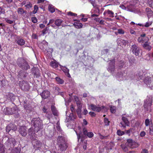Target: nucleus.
Returning a JSON list of instances; mask_svg holds the SVG:
<instances>
[{
	"label": "nucleus",
	"instance_id": "1",
	"mask_svg": "<svg viewBox=\"0 0 153 153\" xmlns=\"http://www.w3.org/2000/svg\"><path fill=\"white\" fill-rule=\"evenodd\" d=\"M57 145L59 150L61 152L65 151L68 147V144L63 136H59L57 138Z\"/></svg>",
	"mask_w": 153,
	"mask_h": 153
},
{
	"label": "nucleus",
	"instance_id": "2",
	"mask_svg": "<svg viewBox=\"0 0 153 153\" xmlns=\"http://www.w3.org/2000/svg\"><path fill=\"white\" fill-rule=\"evenodd\" d=\"M31 124L34 127L35 132H38L42 128V121L39 118H33L31 121Z\"/></svg>",
	"mask_w": 153,
	"mask_h": 153
},
{
	"label": "nucleus",
	"instance_id": "3",
	"mask_svg": "<svg viewBox=\"0 0 153 153\" xmlns=\"http://www.w3.org/2000/svg\"><path fill=\"white\" fill-rule=\"evenodd\" d=\"M16 63L20 68L24 70H27L30 69V67L27 62L22 58H18Z\"/></svg>",
	"mask_w": 153,
	"mask_h": 153
},
{
	"label": "nucleus",
	"instance_id": "4",
	"mask_svg": "<svg viewBox=\"0 0 153 153\" xmlns=\"http://www.w3.org/2000/svg\"><path fill=\"white\" fill-rule=\"evenodd\" d=\"M19 85L21 89L24 91H27L30 89L29 84L27 81L23 80L20 82Z\"/></svg>",
	"mask_w": 153,
	"mask_h": 153
},
{
	"label": "nucleus",
	"instance_id": "5",
	"mask_svg": "<svg viewBox=\"0 0 153 153\" xmlns=\"http://www.w3.org/2000/svg\"><path fill=\"white\" fill-rule=\"evenodd\" d=\"M152 102V97L148 98L144 101L143 106L146 111L149 110H151V106Z\"/></svg>",
	"mask_w": 153,
	"mask_h": 153
},
{
	"label": "nucleus",
	"instance_id": "6",
	"mask_svg": "<svg viewBox=\"0 0 153 153\" xmlns=\"http://www.w3.org/2000/svg\"><path fill=\"white\" fill-rule=\"evenodd\" d=\"M141 50L140 48L136 44L131 45L130 51L136 56H138L140 53Z\"/></svg>",
	"mask_w": 153,
	"mask_h": 153
},
{
	"label": "nucleus",
	"instance_id": "7",
	"mask_svg": "<svg viewBox=\"0 0 153 153\" xmlns=\"http://www.w3.org/2000/svg\"><path fill=\"white\" fill-rule=\"evenodd\" d=\"M115 59H111L109 61L107 70L112 74L114 73L115 70Z\"/></svg>",
	"mask_w": 153,
	"mask_h": 153
},
{
	"label": "nucleus",
	"instance_id": "8",
	"mask_svg": "<svg viewBox=\"0 0 153 153\" xmlns=\"http://www.w3.org/2000/svg\"><path fill=\"white\" fill-rule=\"evenodd\" d=\"M16 143L15 139L13 138H9L5 143V145L9 149L14 147Z\"/></svg>",
	"mask_w": 153,
	"mask_h": 153
},
{
	"label": "nucleus",
	"instance_id": "9",
	"mask_svg": "<svg viewBox=\"0 0 153 153\" xmlns=\"http://www.w3.org/2000/svg\"><path fill=\"white\" fill-rule=\"evenodd\" d=\"M90 107L92 111H96L98 112H100L102 109L105 108L104 106H102L101 107H99L93 104H91Z\"/></svg>",
	"mask_w": 153,
	"mask_h": 153
},
{
	"label": "nucleus",
	"instance_id": "10",
	"mask_svg": "<svg viewBox=\"0 0 153 153\" xmlns=\"http://www.w3.org/2000/svg\"><path fill=\"white\" fill-rule=\"evenodd\" d=\"M16 109L15 108L6 107L4 108V112L6 115L12 114L15 113Z\"/></svg>",
	"mask_w": 153,
	"mask_h": 153
},
{
	"label": "nucleus",
	"instance_id": "11",
	"mask_svg": "<svg viewBox=\"0 0 153 153\" xmlns=\"http://www.w3.org/2000/svg\"><path fill=\"white\" fill-rule=\"evenodd\" d=\"M122 121L120 123V124L121 125L120 127L121 128H125L126 126H129V123L127 118L124 117H122Z\"/></svg>",
	"mask_w": 153,
	"mask_h": 153
},
{
	"label": "nucleus",
	"instance_id": "12",
	"mask_svg": "<svg viewBox=\"0 0 153 153\" xmlns=\"http://www.w3.org/2000/svg\"><path fill=\"white\" fill-rule=\"evenodd\" d=\"M19 134L23 137H25L27 134V128L25 126H21L19 129Z\"/></svg>",
	"mask_w": 153,
	"mask_h": 153
},
{
	"label": "nucleus",
	"instance_id": "13",
	"mask_svg": "<svg viewBox=\"0 0 153 153\" xmlns=\"http://www.w3.org/2000/svg\"><path fill=\"white\" fill-rule=\"evenodd\" d=\"M144 71V70H140L137 71L136 74V76L140 80L144 79L145 77L146 73Z\"/></svg>",
	"mask_w": 153,
	"mask_h": 153
},
{
	"label": "nucleus",
	"instance_id": "14",
	"mask_svg": "<svg viewBox=\"0 0 153 153\" xmlns=\"http://www.w3.org/2000/svg\"><path fill=\"white\" fill-rule=\"evenodd\" d=\"M32 143L34 149H39L41 147L42 143L40 141L36 139H35L33 140Z\"/></svg>",
	"mask_w": 153,
	"mask_h": 153
},
{
	"label": "nucleus",
	"instance_id": "15",
	"mask_svg": "<svg viewBox=\"0 0 153 153\" xmlns=\"http://www.w3.org/2000/svg\"><path fill=\"white\" fill-rule=\"evenodd\" d=\"M148 38L146 36L145 33L141 34L137 39L138 42L140 43H145L147 41Z\"/></svg>",
	"mask_w": 153,
	"mask_h": 153
},
{
	"label": "nucleus",
	"instance_id": "16",
	"mask_svg": "<svg viewBox=\"0 0 153 153\" xmlns=\"http://www.w3.org/2000/svg\"><path fill=\"white\" fill-rule=\"evenodd\" d=\"M40 95L42 99H45L50 97V92L47 90H44L40 93Z\"/></svg>",
	"mask_w": 153,
	"mask_h": 153
},
{
	"label": "nucleus",
	"instance_id": "17",
	"mask_svg": "<svg viewBox=\"0 0 153 153\" xmlns=\"http://www.w3.org/2000/svg\"><path fill=\"white\" fill-rule=\"evenodd\" d=\"M117 43L118 45L124 47L126 46L127 41L123 39L119 38L117 40Z\"/></svg>",
	"mask_w": 153,
	"mask_h": 153
},
{
	"label": "nucleus",
	"instance_id": "18",
	"mask_svg": "<svg viewBox=\"0 0 153 153\" xmlns=\"http://www.w3.org/2000/svg\"><path fill=\"white\" fill-rule=\"evenodd\" d=\"M32 72L34 76L36 78L39 77L40 75L39 70L38 68H33L32 69Z\"/></svg>",
	"mask_w": 153,
	"mask_h": 153
},
{
	"label": "nucleus",
	"instance_id": "19",
	"mask_svg": "<svg viewBox=\"0 0 153 153\" xmlns=\"http://www.w3.org/2000/svg\"><path fill=\"white\" fill-rule=\"evenodd\" d=\"M103 15L105 16H108L110 17L113 18L114 17V13L109 10H105L103 13Z\"/></svg>",
	"mask_w": 153,
	"mask_h": 153
},
{
	"label": "nucleus",
	"instance_id": "20",
	"mask_svg": "<svg viewBox=\"0 0 153 153\" xmlns=\"http://www.w3.org/2000/svg\"><path fill=\"white\" fill-rule=\"evenodd\" d=\"M74 100L76 102L77 107H82V101L81 100L79 99V97L77 96L74 97Z\"/></svg>",
	"mask_w": 153,
	"mask_h": 153
},
{
	"label": "nucleus",
	"instance_id": "21",
	"mask_svg": "<svg viewBox=\"0 0 153 153\" xmlns=\"http://www.w3.org/2000/svg\"><path fill=\"white\" fill-rule=\"evenodd\" d=\"M83 132L84 135H86L88 137L90 138L93 137L94 135V134L92 132H88L86 129L85 128L83 129Z\"/></svg>",
	"mask_w": 153,
	"mask_h": 153
},
{
	"label": "nucleus",
	"instance_id": "22",
	"mask_svg": "<svg viewBox=\"0 0 153 153\" xmlns=\"http://www.w3.org/2000/svg\"><path fill=\"white\" fill-rule=\"evenodd\" d=\"M35 129L34 130L32 128L29 129L28 131V135L30 136V139L32 138L33 136H35Z\"/></svg>",
	"mask_w": 153,
	"mask_h": 153
},
{
	"label": "nucleus",
	"instance_id": "23",
	"mask_svg": "<svg viewBox=\"0 0 153 153\" xmlns=\"http://www.w3.org/2000/svg\"><path fill=\"white\" fill-rule=\"evenodd\" d=\"M143 47L145 49L149 51H150L152 48V47L150 45L149 43L147 41L146 42L144 43L143 45Z\"/></svg>",
	"mask_w": 153,
	"mask_h": 153
},
{
	"label": "nucleus",
	"instance_id": "24",
	"mask_svg": "<svg viewBox=\"0 0 153 153\" xmlns=\"http://www.w3.org/2000/svg\"><path fill=\"white\" fill-rule=\"evenodd\" d=\"M6 96L7 97V99L8 100H10L11 101L14 100L15 99V96L12 93H8L6 95Z\"/></svg>",
	"mask_w": 153,
	"mask_h": 153
},
{
	"label": "nucleus",
	"instance_id": "25",
	"mask_svg": "<svg viewBox=\"0 0 153 153\" xmlns=\"http://www.w3.org/2000/svg\"><path fill=\"white\" fill-rule=\"evenodd\" d=\"M51 109L53 114L54 116H57L58 115V111L57 110L55 107L52 105L51 107Z\"/></svg>",
	"mask_w": 153,
	"mask_h": 153
},
{
	"label": "nucleus",
	"instance_id": "26",
	"mask_svg": "<svg viewBox=\"0 0 153 153\" xmlns=\"http://www.w3.org/2000/svg\"><path fill=\"white\" fill-rule=\"evenodd\" d=\"M138 146L139 144L133 141L128 146L131 149H134L136 148Z\"/></svg>",
	"mask_w": 153,
	"mask_h": 153
},
{
	"label": "nucleus",
	"instance_id": "27",
	"mask_svg": "<svg viewBox=\"0 0 153 153\" xmlns=\"http://www.w3.org/2000/svg\"><path fill=\"white\" fill-rule=\"evenodd\" d=\"M27 101L24 102V107L26 110H30L31 108L30 104L29 103H27Z\"/></svg>",
	"mask_w": 153,
	"mask_h": 153
},
{
	"label": "nucleus",
	"instance_id": "28",
	"mask_svg": "<svg viewBox=\"0 0 153 153\" xmlns=\"http://www.w3.org/2000/svg\"><path fill=\"white\" fill-rule=\"evenodd\" d=\"M56 81L57 82V83L59 84H62L64 83V81L62 79L60 78L59 77H56L55 78Z\"/></svg>",
	"mask_w": 153,
	"mask_h": 153
},
{
	"label": "nucleus",
	"instance_id": "29",
	"mask_svg": "<svg viewBox=\"0 0 153 153\" xmlns=\"http://www.w3.org/2000/svg\"><path fill=\"white\" fill-rule=\"evenodd\" d=\"M146 11L148 17H150L152 15L153 12L150 8H147L146 9Z\"/></svg>",
	"mask_w": 153,
	"mask_h": 153
},
{
	"label": "nucleus",
	"instance_id": "30",
	"mask_svg": "<svg viewBox=\"0 0 153 153\" xmlns=\"http://www.w3.org/2000/svg\"><path fill=\"white\" fill-rule=\"evenodd\" d=\"M63 22V20L61 19H57L55 20V24L56 26L59 27L61 25Z\"/></svg>",
	"mask_w": 153,
	"mask_h": 153
},
{
	"label": "nucleus",
	"instance_id": "31",
	"mask_svg": "<svg viewBox=\"0 0 153 153\" xmlns=\"http://www.w3.org/2000/svg\"><path fill=\"white\" fill-rule=\"evenodd\" d=\"M125 62L123 60H121L119 61L118 65V67L120 69L122 68L125 65Z\"/></svg>",
	"mask_w": 153,
	"mask_h": 153
},
{
	"label": "nucleus",
	"instance_id": "32",
	"mask_svg": "<svg viewBox=\"0 0 153 153\" xmlns=\"http://www.w3.org/2000/svg\"><path fill=\"white\" fill-rule=\"evenodd\" d=\"M120 146L124 152H126L128 151V146L126 143L125 144H122Z\"/></svg>",
	"mask_w": 153,
	"mask_h": 153
},
{
	"label": "nucleus",
	"instance_id": "33",
	"mask_svg": "<svg viewBox=\"0 0 153 153\" xmlns=\"http://www.w3.org/2000/svg\"><path fill=\"white\" fill-rule=\"evenodd\" d=\"M17 43L20 46L23 45L25 43V41L22 39H18L17 42Z\"/></svg>",
	"mask_w": 153,
	"mask_h": 153
},
{
	"label": "nucleus",
	"instance_id": "34",
	"mask_svg": "<svg viewBox=\"0 0 153 153\" xmlns=\"http://www.w3.org/2000/svg\"><path fill=\"white\" fill-rule=\"evenodd\" d=\"M50 65L53 68H56L58 67V63L56 62L52 61L50 63Z\"/></svg>",
	"mask_w": 153,
	"mask_h": 153
},
{
	"label": "nucleus",
	"instance_id": "35",
	"mask_svg": "<svg viewBox=\"0 0 153 153\" xmlns=\"http://www.w3.org/2000/svg\"><path fill=\"white\" fill-rule=\"evenodd\" d=\"M126 72V71H123L120 72H118L117 74V76L119 77H122L123 76H126V74L127 72L125 73Z\"/></svg>",
	"mask_w": 153,
	"mask_h": 153
},
{
	"label": "nucleus",
	"instance_id": "36",
	"mask_svg": "<svg viewBox=\"0 0 153 153\" xmlns=\"http://www.w3.org/2000/svg\"><path fill=\"white\" fill-rule=\"evenodd\" d=\"M151 124H152L151 120H150L148 118L146 119L145 122V124L146 126H150Z\"/></svg>",
	"mask_w": 153,
	"mask_h": 153
},
{
	"label": "nucleus",
	"instance_id": "37",
	"mask_svg": "<svg viewBox=\"0 0 153 153\" xmlns=\"http://www.w3.org/2000/svg\"><path fill=\"white\" fill-rule=\"evenodd\" d=\"M142 81H143L144 83L146 84H149V83H150L151 79L149 77H146L145 76V77L144 78V79H141Z\"/></svg>",
	"mask_w": 153,
	"mask_h": 153
},
{
	"label": "nucleus",
	"instance_id": "38",
	"mask_svg": "<svg viewBox=\"0 0 153 153\" xmlns=\"http://www.w3.org/2000/svg\"><path fill=\"white\" fill-rule=\"evenodd\" d=\"M109 107L111 112L113 114L115 113L116 111V107L113 105H110Z\"/></svg>",
	"mask_w": 153,
	"mask_h": 153
},
{
	"label": "nucleus",
	"instance_id": "39",
	"mask_svg": "<svg viewBox=\"0 0 153 153\" xmlns=\"http://www.w3.org/2000/svg\"><path fill=\"white\" fill-rule=\"evenodd\" d=\"M49 11L51 13H53L55 11V9L54 7L52 5H49L48 7Z\"/></svg>",
	"mask_w": 153,
	"mask_h": 153
},
{
	"label": "nucleus",
	"instance_id": "40",
	"mask_svg": "<svg viewBox=\"0 0 153 153\" xmlns=\"http://www.w3.org/2000/svg\"><path fill=\"white\" fill-rule=\"evenodd\" d=\"M10 125H11L9 124L6 126V130L7 132L8 133L11 130H12L14 131H15L17 129H16L15 128L14 129L11 128V127Z\"/></svg>",
	"mask_w": 153,
	"mask_h": 153
},
{
	"label": "nucleus",
	"instance_id": "41",
	"mask_svg": "<svg viewBox=\"0 0 153 153\" xmlns=\"http://www.w3.org/2000/svg\"><path fill=\"white\" fill-rule=\"evenodd\" d=\"M74 25L77 28H81L82 27V24L80 23L76 22L74 24Z\"/></svg>",
	"mask_w": 153,
	"mask_h": 153
},
{
	"label": "nucleus",
	"instance_id": "42",
	"mask_svg": "<svg viewBox=\"0 0 153 153\" xmlns=\"http://www.w3.org/2000/svg\"><path fill=\"white\" fill-rule=\"evenodd\" d=\"M147 2L150 7L153 8V0H147Z\"/></svg>",
	"mask_w": 153,
	"mask_h": 153
},
{
	"label": "nucleus",
	"instance_id": "43",
	"mask_svg": "<svg viewBox=\"0 0 153 153\" xmlns=\"http://www.w3.org/2000/svg\"><path fill=\"white\" fill-rule=\"evenodd\" d=\"M117 133L118 135L121 136L125 134V132L119 129L117 131Z\"/></svg>",
	"mask_w": 153,
	"mask_h": 153
},
{
	"label": "nucleus",
	"instance_id": "44",
	"mask_svg": "<svg viewBox=\"0 0 153 153\" xmlns=\"http://www.w3.org/2000/svg\"><path fill=\"white\" fill-rule=\"evenodd\" d=\"M49 29V27H46L42 30V32L43 36H44L45 34L47 33H48Z\"/></svg>",
	"mask_w": 153,
	"mask_h": 153
},
{
	"label": "nucleus",
	"instance_id": "45",
	"mask_svg": "<svg viewBox=\"0 0 153 153\" xmlns=\"http://www.w3.org/2000/svg\"><path fill=\"white\" fill-rule=\"evenodd\" d=\"M104 122L105 126H107L109 125L110 121L108 118H105L104 119Z\"/></svg>",
	"mask_w": 153,
	"mask_h": 153
},
{
	"label": "nucleus",
	"instance_id": "46",
	"mask_svg": "<svg viewBox=\"0 0 153 153\" xmlns=\"http://www.w3.org/2000/svg\"><path fill=\"white\" fill-rule=\"evenodd\" d=\"M4 146L3 144L1 143L0 144V153H4Z\"/></svg>",
	"mask_w": 153,
	"mask_h": 153
},
{
	"label": "nucleus",
	"instance_id": "47",
	"mask_svg": "<svg viewBox=\"0 0 153 153\" xmlns=\"http://www.w3.org/2000/svg\"><path fill=\"white\" fill-rule=\"evenodd\" d=\"M38 10V7L37 5H35L34 6V10L33 11V14H35L36 13Z\"/></svg>",
	"mask_w": 153,
	"mask_h": 153
},
{
	"label": "nucleus",
	"instance_id": "48",
	"mask_svg": "<svg viewBox=\"0 0 153 153\" xmlns=\"http://www.w3.org/2000/svg\"><path fill=\"white\" fill-rule=\"evenodd\" d=\"M16 153H20L21 151V149L19 147H16L13 150Z\"/></svg>",
	"mask_w": 153,
	"mask_h": 153
},
{
	"label": "nucleus",
	"instance_id": "49",
	"mask_svg": "<svg viewBox=\"0 0 153 153\" xmlns=\"http://www.w3.org/2000/svg\"><path fill=\"white\" fill-rule=\"evenodd\" d=\"M18 13L19 14H23L24 13V10L21 8H19L18 9Z\"/></svg>",
	"mask_w": 153,
	"mask_h": 153
},
{
	"label": "nucleus",
	"instance_id": "50",
	"mask_svg": "<svg viewBox=\"0 0 153 153\" xmlns=\"http://www.w3.org/2000/svg\"><path fill=\"white\" fill-rule=\"evenodd\" d=\"M134 141L131 139H128L127 140V142L126 143L128 146Z\"/></svg>",
	"mask_w": 153,
	"mask_h": 153
},
{
	"label": "nucleus",
	"instance_id": "51",
	"mask_svg": "<svg viewBox=\"0 0 153 153\" xmlns=\"http://www.w3.org/2000/svg\"><path fill=\"white\" fill-rule=\"evenodd\" d=\"M67 14L68 16H77V14L75 13H72L71 11L67 13Z\"/></svg>",
	"mask_w": 153,
	"mask_h": 153
},
{
	"label": "nucleus",
	"instance_id": "52",
	"mask_svg": "<svg viewBox=\"0 0 153 153\" xmlns=\"http://www.w3.org/2000/svg\"><path fill=\"white\" fill-rule=\"evenodd\" d=\"M132 129H133L132 128H130L128 130H126L125 131V132L127 134H128L129 135L130 134V133L131 132H132Z\"/></svg>",
	"mask_w": 153,
	"mask_h": 153
},
{
	"label": "nucleus",
	"instance_id": "53",
	"mask_svg": "<svg viewBox=\"0 0 153 153\" xmlns=\"http://www.w3.org/2000/svg\"><path fill=\"white\" fill-rule=\"evenodd\" d=\"M99 135L100 136V138L101 139H105L107 138V136H104L102 135L101 134L99 133Z\"/></svg>",
	"mask_w": 153,
	"mask_h": 153
},
{
	"label": "nucleus",
	"instance_id": "54",
	"mask_svg": "<svg viewBox=\"0 0 153 153\" xmlns=\"http://www.w3.org/2000/svg\"><path fill=\"white\" fill-rule=\"evenodd\" d=\"M152 22H147L146 24L143 26L145 27H148L152 24Z\"/></svg>",
	"mask_w": 153,
	"mask_h": 153
},
{
	"label": "nucleus",
	"instance_id": "55",
	"mask_svg": "<svg viewBox=\"0 0 153 153\" xmlns=\"http://www.w3.org/2000/svg\"><path fill=\"white\" fill-rule=\"evenodd\" d=\"M5 20L6 22H7L9 24H11L12 23H13V21L10 20L9 19L7 18H6L5 19Z\"/></svg>",
	"mask_w": 153,
	"mask_h": 153
},
{
	"label": "nucleus",
	"instance_id": "56",
	"mask_svg": "<svg viewBox=\"0 0 153 153\" xmlns=\"http://www.w3.org/2000/svg\"><path fill=\"white\" fill-rule=\"evenodd\" d=\"M26 8H30L32 7V4L30 2L25 5Z\"/></svg>",
	"mask_w": 153,
	"mask_h": 153
},
{
	"label": "nucleus",
	"instance_id": "57",
	"mask_svg": "<svg viewBox=\"0 0 153 153\" xmlns=\"http://www.w3.org/2000/svg\"><path fill=\"white\" fill-rule=\"evenodd\" d=\"M89 114L92 117H95L96 115V114L93 112L92 111H90L89 113Z\"/></svg>",
	"mask_w": 153,
	"mask_h": 153
},
{
	"label": "nucleus",
	"instance_id": "58",
	"mask_svg": "<svg viewBox=\"0 0 153 153\" xmlns=\"http://www.w3.org/2000/svg\"><path fill=\"white\" fill-rule=\"evenodd\" d=\"M31 19L32 22L33 23H36L37 22V20L36 17H32Z\"/></svg>",
	"mask_w": 153,
	"mask_h": 153
},
{
	"label": "nucleus",
	"instance_id": "59",
	"mask_svg": "<svg viewBox=\"0 0 153 153\" xmlns=\"http://www.w3.org/2000/svg\"><path fill=\"white\" fill-rule=\"evenodd\" d=\"M62 70L65 73H68V74L69 75V70L66 68H64Z\"/></svg>",
	"mask_w": 153,
	"mask_h": 153
},
{
	"label": "nucleus",
	"instance_id": "60",
	"mask_svg": "<svg viewBox=\"0 0 153 153\" xmlns=\"http://www.w3.org/2000/svg\"><path fill=\"white\" fill-rule=\"evenodd\" d=\"M55 21L53 19H50L48 23L47 24V25H49L53 23H55Z\"/></svg>",
	"mask_w": 153,
	"mask_h": 153
},
{
	"label": "nucleus",
	"instance_id": "61",
	"mask_svg": "<svg viewBox=\"0 0 153 153\" xmlns=\"http://www.w3.org/2000/svg\"><path fill=\"white\" fill-rule=\"evenodd\" d=\"M118 33L120 34H123L124 33V31L122 29H119L118 30Z\"/></svg>",
	"mask_w": 153,
	"mask_h": 153
},
{
	"label": "nucleus",
	"instance_id": "62",
	"mask_svg": "<svg viewBox=\"0 0 153 153\" xmlns=\"http://www.w3.org/2000/svg\"><path fill=\"white\" fill-rule=\"evenodd\" d=\"M4 10L1 7H0V15L4 13Z\"/></svg>",
	"mask_w": 153,
	"mask_h": 153
},
{
	"label": "nucleus",
	"instance_id": "63",
	"mask_svg": "<svg viewBox=\"0 0 153 153\" xmlns=\"http://www.w3.org/2000/svg\"><path fill=\"white\" fill-rule=\"evenodd\" d=\"M146 135V133L144 131H141L140 134V136L141 137H143L144 136Z\"/></svg>",
	"mask_w": 153,
	"mask_h": 153
},
{
	"label": "nucleus",
	"instance_id": "64",
	"mask_svg": "<svg viewBox=\"0 0 153 153\" xmlns=\"http://www.w3.org/2000/svg\"><path fill=\"white\" fill-rule=\"evenodd\" d=\"M141 153H149V152L147 149H143L141 151Z\"/></svg>",
	"mask_w": 153,
	"mask_h": 153
}]
</instances>
